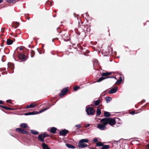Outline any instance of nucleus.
Segmentation results:
<instances>
[{
    "mask_svg": "<svg viewBox=\"0 0 149 149\" xmlns=\"http://www.w3.org/2000/svg\"><path fill=\"white\" fill-rule=\"evenodd\" d=\"M102 121H105L107 124H109L111 126H113L116 124V122L114 118H102Z\"/></svg>",
    "mask_w": 149,
    "mask_h": 149,
    "instance_id": "obj_1",
    "label": "nucleus"
},
{
    "mask_svg": "<svg viewBox=\"0 0 149 149\" xmlns=\"http://www.w3.org/2000/svg\"><path fill=\"white\" fill-rule=\"evenodd\" d=\"M50 137L52 140H58L57 139H54V136L51 134H48L44 133L39 135L38 136V140H44V139L46 137Z\"/></svg>",
    "mask_w": 149,
    "mask_h": 149,
    "instance_id": "obj_2",
    "label": "nucleus"
},
{
    "mask_svg": "<svg viewBox=\"0 0 149 149\" xmlns=\"http://www.w3.org/2000/svg\"><path fill=\"white\" fill-rule=\"evenodd\" d=\"M112 74L111 72H103L101 74V75L102 77H101L100 78L98 79L97 82H99L103 80L109 78V76L111 75Z\"/></svg>",
    "mask_w": 149,
    "mask_h": 149,
    "instance_id": "obj_3",
    "label": "nucleus"
},
{
    "mask_svg": "<svg viewBox=\"0 0 149 149\" xmlns=\"http://www.w3.org/2000/svg\"><path fill=\"white\" fill-rule=\"evenodd\" d=\"M102 119H100L101 124L98 123L97 124V128L102 130H105L106 129V126L107 124L105 122L102 121Z\"/></svg>",
    "mask_w": 149,
    "mask_h": 149,
    "instance_id": "obj_4",
    "label": "nucleus"
},
{
    "mask_svg": "<svg viewBox=\"0 0 149 149\" xmlns=\"http://www.w3.org/2000/svg\"><path fill=\"white\" fill-rule=\"evenodd\" d=\"M86 111L88 115H94L95 112V110L94 109L90 107L86 108Z\"/></svg>",
    "mask_w": 149,
    "mask_h": 149,
    "instance_id": "obj_5",
    "label": "nucleus"
},
{
    "mask_svg": "<svg viewBox=\"0 0 149 149\" xmlns=\"http://www.w3.org/2000/svg\"><path fill=\"white\" fill-rule=\"evenodd\" d=\"M89 140H80L78 146L79 147L81 148H84L87 147L88 146L87 144L85 143H87Z\"/></svg>",
    "mask_w": 149,
    "mask_h": 149,
    "instance_id": "obj_6",
    "label": "nucleus"
},
{
    "mask_svg": "<svg viewBox=\"0 0 149 149\" xmlns=\"http://www.w3.org/2000/svg\"><path fill=\"white\" fill-rule=\"evenodd\" d=\"M68 87H66L63 88L61 91V93L59 94V96L61 97H63L68 92Z\"/></svg>",
    "mask_w": 149,
    "mask_h": 149,
    "instance_id": "obj_7",
    "label": "nucleus"
},
{
    "mask_svg": "<svg viewBox=\"0 0 149 149\" xmlns=\"http://www.w3.org/2000/svg\"><path fill=\"white\" fill-rule=\"evenodd\" d=\"M15 131L19 133L23 134H29V132H27L25 130L20 128H16Z\"/></svg>",
    "mask_w": 149,
    "mask_h": 149,
    "instance_id": "obj_8",
    "label": "nucleus"
},
{
    "mask_svg": "<svg viewBox=\"0 0 149 149\" xmlns=\"http://www.w3.org/2000/svg\"><path fill=\"white\" fill-rule=\"evenodd\" d=\"M69 132L66 129L63 130L59 132V136H65Z\"/></svg>",
    "mask_w": 149,
    "mask_h": 149,
    "instance_id": "obj_9",
    "label": "nucleus"
},
{
    "mask_svg": "<svg viewBox=\"0 0 149 149\" xmlns=\"http://www.w3.org/2000/svg\"><path fill=\"white\" fill-rule=\"evenodd\" d=\"M19 58L22 61H25L27 59L28 57L27 56L25 55L24 54L19 53L18 55Z\"/></svg>",
    "mask_w": 149,
    "mask_h": 149,
    "instance_id": "obj_10",
    "label": "nucleus"
},
{
    "mask_svg": "<svg viewBox=\"0 0 149 149\" xmlns=\"http://www.w3.org/2000/svg\"><path fill=\"white\" fill-rule=\"evenodd\" d=\"M62 36L63 40L65 41H69L70 39L69 36L66 33L63 34L62 35Z\"/></svg>",
    "mask_w": 149,
    "mask_h": 149,
    "instance_id": "obj_11",
    "label": "nucleus"
},
{
    "mask_svg": "<svg viewBox=\"0 0 149 149\" xmlns=\"http://www.w3.org/2000/svg\"><path fill=\"white\" fill-rule=\"evenodd\" d=\"M118 88L117 87H114L111 88L109 91V93L112 94L116 93L118 90Z\"/></svg>",
    "mask_w": 149,
    "mask_h": 149,
    "instance_id": "obj_12",
    "label": "nucleus"
},
{
    "mask_svg": "<svg viewBox=\"0 0 149 149\" xmlns=\"http://www.w3.org/2000/svg\"><path fill=\"white\" fill-rule=\"evenodd\" d=\"M55 103V102L53 103L52 104H51L50 105H49L48 107H46V108H44L42 110L40 111H39V113H41L42 112H43L44 111H45L47 110L50 107L54 105Z\"/></svg>",
    "mask_w": 149,
    "mask_h": 149,
    "instance_id": "obj_13",
    "label": "nucleus"
},
{
    "mask_svg": "<svg viewBox=\"0 0 149 149\" xmlns=\"http://www.w3.org/2000/svg\"><path fill=\"white\" fill-rule=\"evenodd\" d=\"M8 68L13 70L14 68V64L12 63H8Z\"/></svg>",
    "mask_w": 149,
    "mask_h": 149,
    "instance_id": "obj_14",
    "label": "nucleus"
},
{
    "mask_svg": "<svg viewBox=\"0 0 149 149\" xmlns=\"http://www.w3.org/2000/svg\"><path fill=\"white\" fill-rule=\"evenodd\" d=\"M38 113H39V112H38L37 111H33L32 112H29L28 113H25L24 114V115L27 116L31 115L36 114H38Z\"/></svg>",
    "mask_w": 149,
    "mask_h": 149,
    "instance_id": "obj_15",
    "label": "nucleus"
},
{
    "mask_svg": "<svg viewBox=\"0 0 149 149\" xmlns=\"http://www.w3.org/2000/svg\"><path fill=\"white\" fill-rule=\"evenodd\" d=\"M57 129L54 127H51L50 130V132L52 134H55L56 133Z\"/></svg>",
    "mask_w": 149,
    "mask_h": 149,
    "instance_id": "obj_16",
    "label": "nucleus"
},
{
    "mask_svg": "<svg viewBox=\"0 0 149 149\" xmlns=\"http://www.w3.org/2000/svg\"><path fill=\"white\" fill-rule=\"evenodd\" d=\"M0 107L3 108V109H6V110H13L14 109L13 108H11L9 107H8L6 106H3L1 105H0Z\"/></svg>",
    "mask_w": 149,
    "mask_h": 149,
    "instance_id": "obj_17",
    "label": "nucleus"
},
{
    "mask_svg": "<svg viewBox=\"0 0 149 149\" xmlns=\"http://www.w3.org/2000/svg\"><path fill=\"white\" fill-rule=\"evenodd\" d=\"M19 23L18 22H14L12 24V26L14 28H17L19 25Z\"/></svg>",
    "mask_w": 149,
    "mask_h": 149,
    "instance_id": "obj_18",
    "label": "nucleus"
},
{
    "mask_svg": "<svg viewBox=\"0 0 149 149\" xmlns=\"http://www.w3.org/2000/svg\"><path fill=\"white\" fill-rule=\"evenodd\" d=\"M20 127L21 128L25 129L27 128L28 126L27 124L26 123H22L20 124Z\"/></svg>",
    "mask_w": 149,
    "mask_h": 149,
    "instance_id": "obj_19",
    "label": "nucleus"
},
{
    "mask_svg": "<svg viewBox=\"0 0 149 149\" xmlns=\"http://www.w3.org/2000/svg\"><path fill=\"white\" fill-rule=\"evenodd\" d=\"M42 149H50L48 146L44 143H42Z\"/></svg>",
    "mask_w": 149,
    "mask_h": 149,
    "instance_id": "obj_20",
    "label": "nucleus"
},
{
    "mask_svg": "<svg viewBox=\"0 0 149 149\" xmlns=\"http://www.w3.org/2000/svg\"><path fill=\"white\" fill-rule=\"evenodd\" d=\"M13 41L10 39H8L6 41V44L8 45H10L13 44Z\"/></svg>",
    "mask_w": 149,
    "mask_h": 149,
    "instance_id": "obj_21",
    "label": "nucleus"
},
{
    "mask_svg": "<svg viewBox=\"0 0 149 149\" xmlns=\"http://www.w3.org/2000/svg\"><path fill=\"white\" fill-rule=\"evenodd\" d=\"M65 145L68 148H69L74 149L75 148V146L70 144L66 143Z\"/></svg>",
    "mask_w": 149,
    "mask_h": 149,
    "instance_id": "obj_22",
    "label": "nucleus"
},
{
    "mask_svg": "<svg viewBox=\"0 0 149 149\" xmlns=\"http://www.w3.org/2000/svg\"><path fill=\"white\" fill-rule=\"evenodd\" d=\"M101 114V110L99 109V107H98L97 110L96 111V114L97 116H99Z\"/></svg>",
    "mask_w": 149,
    "mask_h": 149,
    "instance_id": "obj_23",
    "label": "nucleus"
},
{
    "mask_svg": "<svg viewBox=\"0 0 149 149\" xmlns=\"http://www.w3.org/2000/svg\"><path fill=\"white\" fill-rule=\"evenodd\" d=\"M104 115L105 117H109L111 116V114L109 113L107 111H105L104 112Z\"/></svg>",
    "mask_w": 149,
    "mask_h": 149,
    "instance_id": "obj_24",
    "label": "nucleus"
},
{
    "mask_svg": "<svg viewBox=\"0 0 149 149\" xmlns=\"http://www.w3.org/2000/svg\"><path fill=\"white\" fill-rule=\"evenodd\" d=\"M105 100L106 102L107 103H108L111 100L112 98L109 97H106Z\"/></svg>",
    "mask_w": 149,
    "mask_h": 149,
    "instance_id": "obj_25",
    "label": "nucleus"
},
{
    "mask_svg": "<svg viewBox=\"0 0 149 149\" xmlns=\"http://www.w3.org/2000/svg\"><path fill=\"white\" fill-rule=\"evenodd\" d=\"M94 104L95 106H97L99 105V104L100 102V99H98L97 100L94 101Z\"/></svg>",
    "mask_w": 149,
    "mask_h": 149,
    "instance_id": "obj_26",
    "label": "nucleus"
},
{
    "mask_svg": "<svg viewBox=\"0 0 149 149\" xmlns=\"http://www.w3.org/2000/svg\"><path fill=\"white\" fill-rule=\"evenodd\" d=\"M31 132L34 135H37L39 134V132L36 131L32 130H31Z\"/></svg>",
    "mask_w": 149,
    "mask_h": 149,
    "instance_id": "obj_27",
    "label": "nucleus"
},
{
    "mask_svg": "<svg viewBox=\"0 0 149 149\" xmlns=\"http://www.w3.org/2000/svg\"><path fill=\"white\" fill-rule=\"evenodd\" d=\"M109 148V146L108 145H104L102 146V149H108Z\"/></svg>",
    "mask_w": 149,
    "mask_h": 149,
    "instance_id": "obj_28",
    "label": "nucleus"
},
{
    "mask_svg": "<svg viewBox=\"0 0 149 149\" xmlns=\"http://www.w3.org/2000/svg\"><path fill=\"white\" fill-rule=\"evenodd\" d=\"M35 54V52L34 51L32 50H31V57H34Z\"/></svg>",
    "mask_w": 149,
    "mask_h": 149,
    "instance_id": "obj_29",
    "label": "nucleus"
},
{
    "mask_svg": "<svg viewBox=\"0 0 149 149\" xmlns=\"http://www.w3.org/2000/svg\"><path fill=\"white\" fill-rule=\"evenodd\" d=\"M24 141V144L27 146L29 145V142H30L31 140H23Z\"/></svg>",
    "mask_w": 149,
    "mask_h": 149,
    "instance_id": "obj_30",
    "label": "nucleus"
},
{
    "mask_svg": "<svg viewBox=\"0 0 149 149\" xmlns=\"http://www.w3.org/2000/svg\"><path fill=\"white\" fill-rule=\"evenodd\" d=\"M96 146L98 147L102 146V143L101 142H98L96 143Z\"/></svg>",
    "mask_w": 149,
    "mask_h": 149,
    "instance_id": "obj_31",
    "label": "nucleus"
},
{
    "mask_svg": "<svg viewBox=\"0 0 149 149\" xmlns=\"http://www.w3.org/2000/svg\"><path fill=\"white\" fill-rule=\"evenodd\" d=\"M80 88V87L78 86H74V87L73 89L75 91L77 90Z\"/></svg>",
    "mask_w": 149,
    "mask_h": 149,
    "instance_id": "obj_32",
    "label": "nucleus"
},
{
    "mask_svg": "<svg viewBox=\"0 0 149 149\" xmlns=\"http://www.w3.org/2000/svg\"><path fill=\"white\" fill-rule=\"evenodd\" d=\"M46 3L49 5H51L52 4V1H47L46 2Z\"/></svg>",
    "mask_w": 149,
    "mask_h": 149,
    "instance_id": "obj_33",
    "label": "nucleus"
},
{
    "mask_svg": "<svg viewBox=\"0 0 149 149\" xmlns=\"http://www.w3.org/2000/svg\"><path fill=\"white\" fill-rule=\"evenodd\" d=\"M121 83V82L118 79L116 81V83L117 84H120Z\"/></svg>",
    "mask_w": 149,
    "mask_h": 149,
    "instance_id": "obj_34",
    "label": "nucleus"
},
{
    "mask_svg": "<svg viewBox=\"0 0 149 149\" xmlns=\"http://www.w3.org/2000/svg\"><path fill=\"white\" fill-rule=\"evenodd\" d=\"M15 0H6L9 3H11L13 2Z\"/></svg>",
    "mask_w": 149,
    "mask_h": 149,
    "instance_id": "obj_35",
    "label": "nucleus"
},
{
    "mask_svg": "<svg viewBox=\"0 0 149 149\" xmlns=\"http://www.w3.org/2000/svg\"><path fill=\"white\" fill-rule=\"evenodd\" d=\"M30 105V107L31 108L34 107H35L36 105L34 103H32Z\"/></svg>",
    "mask_w": 149,
    "mask_h": 149,
    "instance_id": "obj_36",
    "label": "nucleus"
},
{
    "mask_svg": "<svg viewBox=\"0 0 149 149\" xmlns=\"http://www.w3.org/2000/svg\"><path fill=\"white\" fill-rule=\"evenodd\" d=\"M82 52H83V53H84L83 54H84V55H86V54H85V52H86L87 53H89L90 52H89V51L88 50H86L85 52H84V51H83H83H82Z\"/></svg>",
    "mask_w": 149,
    "mask_h": 149,
    "instance_id": "obj_37",
    "label": "nucleus"
},
{
    "mask_svg": "<svg viewBox=\"0 0 149 149\" xmlns=\"http://www.w3.org/2000/svg\"><path fill=\"white\" fill-rule=\"evenodd\" d=\"M57 30L59 33H61V30L60 28H58L57 29Z\"/></svg>",
    "mask_w": 149,
    "mask_h": 149,
    "instance_id": "obj_38",
    "label": "nucleus"
},
{
    "mask_svg": "<svg viewBox=\"0 0 149 149\" xmlns=\"http://www.w3.org/2000/svg\"><path fill=\"white\" fill-rule=\"evenodd\" d=\"M75 126L76 127H77V128H80L81 127V125H75Z\"/></svg>",
    "mask_w": 149,
    "mask_h": 149,
    "instance_id": "obj_39",
    "label": "nucleus"
},
{
    "mask_svg": "<svg viewBox=\"0 0 149 149\" xmlns=\"http://www.w3.org/2000/svg\"><path fill=\"white\" fill-rule=\"evenodd\" d=\"M130 113L132 115H134V114L135 113V111H133L131 112H130Z\"/></svg>",
    "mask_w": 149,
    "mask_h": 149,
    "instance_id": "obj_40",
    "label": "nucleus"
},
{
    "mask_svg": "<svg viewBox=\"0 0 149 149\" xmlns=\"http://www.w3.org/2000/svg\"><path fill=\"white\" fill-rule=\"evenodd\" d=\"M5 28L4 27H3V28H2L1 29V32L2 33H3L4 32V31L5 29Z\"/></svg>",
    "mask_w": 149,
    "mask_h": 149,
    "instance_id": "obj_41",
    "label": "nucleus"
},
{
    "mask_svg": "<svg viewBox=\"0 0 149 149\" xmlns=\"http://www.w3.org/2000/svg\"><path fill=\"white\" fill-rule=\"evenodd\" d=\"M119 79L122 82L123 80L122 77L121 76H120Z\"/></svg>",
    "mask_w": 149,
    "mask_h": 149,
    "instance_id": "obj_42",
    "label": "nucleus"
},
{
    "mask_svg": "<svg viewBox=\"0 0 149 149\" xmlns=\"http://www.w3.org/2000/svg\"><path fill=\"white\" fill-rule=\"evenodd\" d=\"M119 79L122 82L123 80L122 77L121 76H120Z\"/></svg>",
    "mask_w": 149,
    "mask_h": 149,
    "instance_id": "obj_43",
    "label": "nucleus"
},
{
    "mask_svg": "<svg viewBox=\"0 0 149 149\" xmlns=\"http://www.w3.org/2000/svg\"><path fill=\"white\" fill-rule=\"evenodd\" d=\"M30 108H31L30 107V105H28L27 106H26V109H28Z\"/></svg>",
    "mask_w": 149,
    "mask_h": 149,
    "instance_id": "obj_44",
    "label": "nucleus"
},
{
    "mask_svg": "<svg viewBox=\"0 0 149 149\" xmlns=\"http://www.w3.org/2000/svg\"><path fill=\"white\" fill-rule=\"evenodd\" d=\"M6 102L9 103H11L12 102L10 100H8L6 101Z\"/></svg>",
    "mask_w": 149,
    "mask_h": 149,
    "instance_id": "obj_45",
    "label": "nucleus"
},
{
    "mask_svg": "<svg viewBox=\"0 0 149 149\" xmlns=\"http://www.w3.org/2000/svg\"><path fill=\"white\" fill-rule=\"evenodd\" d=\"M109 78H114V79H116V77H114L113 76H109Z\"/></svg>",
    "mask_w": 149,
    "mask_h": 149,
    "instance_id": "obj_46",
    "label": "nucleus"
},
{
    "mask_svg": "<svg viewBox=\"0 0 149 149\" xmlns=\"http://www.w3.org/2000/svg\"><path fill=\"white\" fill-rule=\"evenodd\" d=\"M90 125L89 124H86V125H85V127H89Z\"/></svg>",
    "mask_w": 149,
    "mask_h": 149,
    "instance_id": "obj_47",
    "label": "nucleus"
},
{
    "mask_svg": "<svg viewBox=\"0 0 149 149\" xmlns=\"http://www.w3.org/2000/svg\"><path fill=\"white\" fill-rule=\"evenodd\" d=\"M120 140L116 141L115 140V141L114 142V143L115 144L117 143L118 142H119Z\"/></svg>",
    "mask_w": 149,
    "mask_h": 149,
    "instance_id": "obj_48",
    "label": "nucleus"
},
{
    "mask_svg": "<svg viewBox=\"0 0 149 149\" xmlns=\"http://www.w3.org/2000/svg\"><path fill=\"white\" fill-rule=\"evenodd\" d=\"M0 104H3V102L2 101L0 100Z\"/></svg>",
    "mask_w": 149,
    "mask_h": 149,
    "instance_id": "obj_49",
    "label": "nucleus"
},
{
    "mask_svg": "<svg viewBox=\"0 0 149 149\" xmlns=\"http://www.w3.org/2000/svg\"><path fill=\"white\" fill-rule=\"evenodd\" d=\"M147 147L149 149V144H147Z\"/></svg>",
    "mask_w": 149,
    "mask_h": 149,
    "instance_id": "obj_50",
    "label": "nucleus"
},
{
    "mask_svg": "<svg viewBox=\"0 0 149 149\" xmlns=\"http://www.w3.org/2000/svg\"><path fill=\"white\" fill-rule=\"evenodd\" d=\"M98 140H93V141L94 142H97L98 141Z\"/></svg>",
    "mask_w": 149,
    "mask_h": 149,
    "instance_id": "obj_51",
    "label": "nucleus"
},
{
    "mask_svg": "<svg viewBox=\"0 0 149 149\" xmlns=\"http://www.w3.org/2000/svg\"><path fill=\"white\" fill-rule=\"evenodd\" d=\"M3 2V0H0V3H2Z\"/></svg>",
    "mask_w": 149,
    "mask_h": 149,
    "instance_id": "obj_52",
    "label": "nucleus"
},
{
    "mask_svg": "<svg viewBox=\"0 0 149 149\" xmlns=\"http://www.w3.org/2000/svg\"><path fill=\"white\" fill-rule=\"evenodd\" d=\"M80 49L82 50H83L84 49L82 47H81L80 48Z\"/></svg>",
    "mask_w": 149,
    "mask_h": 149,
    "instance_id": "obj_53",
    "label": "nucleus"
},
{
    "mask_svg": "<svg viewBox=\"0 0 149 149\" xmlns=\"http://www.w3.org/2000/svg\"><path fill=\"white\" fill-rule=\"evenodd\" d=\"M107 54L106 55H108V54H110V53L109 52H108V53H107Z\"/></svg>",
    "mask_w": 149,
    "mask_h": 149,
    "instance_id": "obj_54",
    "label": "nucleus"
},
{
    "mask_svg": "<svg viewBox=\"0 0 149 149\" xmlns=\"http://www.w3.org/2000/svg\"><path fill=\"white\" fill-rule=\"evenodd\" d=\"M120 140H127V139L121 138V139H120Z\"/></svg>",
    "mask_w": 149,
    "mask_h": 149,
    "instance_id": "obj_55",
    "label": "nucleus"
},
{
    "mask_svg": "<svg viewBox=\"0 0 149 149\" xmlns=\"http://www.w3.org/2000/svg\"><path fill=\"white\" fill-rule=\"evenodd\" d=\"M145 100H143L142 101V102H145Z\"/></svg>",
    "mask_w": 149,
    "mask_h": 149,
    "instance_id": "obj_56",
    "label": "nucleus"
},
{
    "mask_svg": "<svg viewBox=\"0 0 149 149\" xmlns=\"http://www.w3.org/2000/svg\"><path fill=\"white\" fill-rule=\"evenodd\" d=\"M93 140H97V138H95Z\"/></svg>",
    "mask_w": 149,
    "mask_h": 149,
    "instance_id": "obj_57",
    "label": "nucleus"
},
{
    "mask_svg": "<svg viewBox=\"0 0 149 149\" xmlns=\"http://www.w3.org/2000/svg\"><path fill=\"white\" fill-rule=\"evenodd\" d=\"M13 42H14V41H15V39L14 38L13 39Z\"/></svg>",
    "mask_w": 149,
    "mask_h": 149,
    "instance_id": "obj_58",
    "label": "nucleus"
},
{
    "mask_svg": "<svg viewBox=\"0 0 149 149\" xmlns=\"http://www.w3.org/2000/svg\"><path fill=\"white\" fill-rule=\"evenodd\" d=\"M40 141H42V142H43L44 140H40Z\"/></svg>",
    "mask_w": 149,
    "mask_h": 149,
    "instance_id": "obj_59",
    "label": "nucleus"
},
{
    "mask_svg": "<svg viewBox=\"0 0 149 149\" xmlns=\"http://www.w3.org/2000/svg\"><path fill=\"white\" fill-rule=\"evenodd\" d=\"M81 140H87V139H81Z\"/></svg>",
    "mask_w": 149,
    "mask_h": 149,
    "instance_id": "obj_60",
    "label": "nucleus"
},
{
    "mask_svg": "<svg viewBox=\"0 0 149 149\" xmlns=\"http://www.w3.org/2000/svg\"><path fill=\"white\" fill-rule=\"evenodd\" d=\"M77 45H78V46H79V45H80L79 44H78Z\"/></svg>",
    "mask_w": 149,
    "mask_h": 149,
    "instance_id": "obj_61",
    "label": "nucleus"
},
{
    "mask_svg": "<svg viewBox=\"0 0 149 149\" xmlns=\"http://www.w3.org/2000/svg\"><path fill=\"white\" fill-rule=\"evenodd\" d=\"M86 15H87L89 16V15H88V14H86Z\"/></svg>",
    "mask_w": 149,
    "mask_h": 149,
    "instance_id": "obj_62",
    "label": "nucleus"
},
{
    "mask_svg": "<svg viewBox=\"0 0 149 149\" xmlns=\"http://www.w3.org/2000/svg\"><path fill=\"white\" fill-rule=\"evenodd\" d=\"M39 52V53H40V54H41V53L40 52Z\"/></svg>",
    "mask_w": 149,
    "mask_h": 149,
    "instance_id": "obj_63",
    "label": "nucleus"
},
{
    "mask_svg": "<svg viewBox=\"0 0 149 149\" xmlns=\"http://www.w3.org/2000/svg\"><path fill=\"white\" fill-rule=\"evenodd\" d=\"M90 149H94V148H90Z\"/></svg>",
    "mask_w": 149,
    "mask_h": 149,
    "instance_id": "obj_64",
    "label": "nucleus"
}]
</instances>
